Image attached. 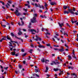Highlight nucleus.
Wrapping results in <instances>:
<instances>
[{
  "label": "nucleus",
  "mask_w": 78,
  "mask_h": 78,
  "mask_svg": "<svg viewBox=\"0 0 78 78\" xmlns=\"http://www.w3.org/2000/svg\"><path fill=\"white\" fill-rule=\"evenodd\" d=\"M45 67L46 70L45 71V72H48V69H49V68H48V66H46Z\"/></svg>",
  "instance_id": "nucleus-10"
},
{
  "label": "nucleus",
  "mask_w": 78,
  "mask_h": 78,
  "mask_svg": "<svg viewBox=\"0 0 78 78\" xmlns=\"http://www.w3.org/2000/svg\"><path fill=\"white\" fill-rule=\"evenodd\" d=\"M7 39H8V40H11V38L8 37V36H7Z\"/></svg>",
  "instance_id": "nucleus-34"
},
{
  "label": "nucleus",
  "mask_w": 78,
  "mask_h": 78,
  "mask_svg": "<svg viewBox=\"0 0 78 78\" xmlns=\"http://www.w3.org/2000/svg\"><path fill=\"white\" fill-rule=\"evenodd\" d=\"M1 25L2 27H6V25H2V23H1Z\"/></svg>",
  "instance_id": "nucleus-35"
},
{
  "label": "nucleus",
  "mask_w": 78,
  "mask_h": 78,
  "mask_svg": "<svg viewBox=\"0 0 78 78\" xmlns=\"http://www.w3.org/2000/svg\"><path fill=\"white\" fill-rule=\"evenodd\" d=\"M54 47H59V45H54Z\"/></svg>",
  "instance_id": "nucleus-41"
},
{
  "label": "nucleus",
  "mask_w": 78,
  "mask_h": 78,
  "mask_svg": "<svg viewBox=\"0 0 78 78\" xmlns=\"http://www.w3.org/2000/svg\"><path fill=\"white\" fill-rule=\"evenodd\" d=\"M46 45L48 47H49V46H50V44H46Z\"/></svg>",
  "instance_id": "nucleus-42"
},
{
  "label": "nucleus",
  "mask_w": 78,
  "mask_h": 78,
  "mask_svg": "<svg viewBox=\"0 0 78 78\" xmlns=\"http://www.w3.org/2000/svg\"><path fill=\"white\" fill-rule=\"evenodd\" d=\"M69 14V12L68 11H64V14Z\"/></svg>",
  "instance_id": "nucleus-20"
},
{
  "label": "nucleus",
  "mask_w": 78,
  "mask_h": 78,
  "mask_svg": "<svg viewBox=\"0 0 78 78\" xmlns=\"http://www.w3.org/2000/svg\"><path fill=\"white\" fill-rule=\"evenodd\" d=\"M50 4L51 5H56V3L55 2H51L50 3Z\"/></svg>",
  "instance_id": "nucleus-6"
},
{
  "label": "nucleus",
  "mask_w": 78,
  "mask_h": 78,
  "mask_svg": "<svg viewBox=\"0 0 78 78\" xmlns=\"http://www.w3.org/2000/svg\"><path fill=\"white\" fill-rule=\"evenodd\" d=\"M32 51H33V49H30V50L29 52L30 53H32Z\"/></svg>",
  "instance_id": "nucleus-27"
},
{
  "label": "nucleus",
  "mask_w": 78,
  "mask_h": 78,
  "mask_svg": "<svg viewBox=\"0 0 78 78\" xmlns=\"http://www.w3.org/2000/svg\"><path fill=\"white\" fill-rule=\"evenodd\" d=\"M11 36H12V37H14V34H13V33H11Z\"/></svg>",
  "instance_id": "nucleus-32"
},
{
  "label": "nucleus",
  "mask_w": 78,
  "mask_h": 78,
  "mask_svg": "<svg viewBox=\"0 0 78 78\" xmlns=\"http://www.w3.org/2000/svg\"><path fill=\"white\" fill-rule=\"evenodd\" d=\"M11 11H14V9H10Z\"/></svg>",
  "instance_id": "nucleus-57"
},
{
  "label": "nucleus",
  "mask_w": 78,
  "mask_h": 78,
  "mask_svg": "<svg viewBox=\"0 0 78 78\" xmlns=\"http://www.w3.org/2000/svg\"><path fill=\"white\" fill-rule=\"evenodd\" d=\"M52 62L55 65H56L57 64H60V63L58 62H55V61H53Z\"/></svg>",
  "instance_id": "nucleus-5"
},
{
  "label": "nucleus",
  "mask_w": 78,
  "mask_h": 78,
  "mask_svg": "<svg viewBox=\"0 0 78 78\" xmlns=\"http://www.w3.org/2000/svg\"><path fill=\"white\" fill-rule=\"evenodd\" d=\"M6 37H4V38H2V41H5V40H6Z\"/></svg>",
  "instance_id": "nucleus-29"
},
{
  "label": "nucleus",
  "mask_w": 78,
  "mask_h": 78,
  "mask_svg": "<svg viewBox=\"0 0 78 78\" xmlns=\"http://www.w3.org/2000/svg\"><path fill=\"white\" fill-rule=\"evenodd\" d=\"M67 8V6H66L65 5L63 6V8L64 9H66Z\"/></svg>",
  "instance_id": "nucleus-23"
},
{
  "label": "nucleus",
  "mask_w": 78,
  "mask_h": 78,
  "mask_svg": "<svg viewBox=\"0 0 78 78\" xmlns=\"http://www.w3.org/2000/svg\"><path fill=\"white\" fill-rule=\"evenodd\" d=\"M76 15H78V13L76 12L74 13Z\"/></svg>",
  "instance_id": "nucleus-54"
},
{
  "label": "nucleus",
  "mask_w": 78,
  "mask_h": 78,
  "mask_svg": "<svg viewBox=\"0 0 78 78\" xmlns=\"http://www.w3.org/2000/svg\"><path fill=\"white\" fill-rule=\"evenodd\" d=\"M77 38L76 39V41H78V34H77Z\"/></svg>",
  "instance_id": "nucleus-52"
},
{
  "label": "nucleus",
  "mask_w": 78,
  "mask_h": 78,
  "mask_svg": "<svg viewBox=\"0 0 78 78\" xmlns=\"http://www.w3.org/2000/svg\"><path fill=\"white\" fill-rule=\"evenodd\" d=\"M18 24L20 26V25H22L21 24H20V22H19Z\"/></svg>",
  "instance_id": "nucleus-55"
},
{
  "label": "nucleus",
  "mask_w": 78,
  "mask_h": 78,
  "mask_svg": "<svg viewBox=\"0 0 78 78\" xmlns=\"http://www.w3.org/2000/svg\"><path fill=\"white\" fill-rule=\"evenodd\" d=\"M41 7H42V9H44L45 7L43 5H41Z\"/></svg>",
  "instance_id": "nucleus-47"
},
{
  "label": "nucleus",
  "mask_w": 78,
  "mask_h": 78,
  "mask_svg": "<svg viewBox=\"0 0 78 78\" xmlns=\"http://www.w3.org/2000/svg\"><path fill=\"white\" fill-rule=\"evenodd\" d=\"M15 13L16 14L17 16H20V14H21L19 12L18 10H16V11L15 12Z\"/></svg>",
  "instance_id": "nucleus-2"
},
{
  "label": "nucleus",
  "mask_w": 78,
  "mask_h": 78,
  "mask_svg": "<svg viewBox=\"0 0 78 78\" xmlns=\"http://www.w3.org/2000/svg\"><path fill=\"white\" fill-rule=\"evenodd\" d=\"M30 46H31V47H32V48H33V47H34V46H33V44H31Z\"/></svg>",
  "instance_id": "nucleus-49"
},
{
  "label": "nucleus",
  "mask_w": 78,
  "mask_h": 78,
  "mask_svg": "<svg viewBox=\"0 0 78 78\" xmlns=\"http://www.w3.org/2000/svg\"><path fill=\"white\" fill-rule=\"evenodd\" d=\"M38 40L39 41H41V38H40V37H38Z\"/></svg>",
  "instance_id": "nucleus-43"
},
{
  "label": "nucleus",
  "mask_w": 78,
  "mask_h": 78,
  "mask_svg": "<svg viewBox=\"0 0 78 78\" xmlns=\"http://www.w3.org/2000/svg\"><path fill=\"white\" fill-rule=\"evenodd\" d=\"M35 71H36V73H37V72H39V71H38V69H35Z\"/></svg>",
  "instance_id": "nucleus-38"
},
{
  "label": "nucleus",
  "mask_w": 78,
  "mask_h": 78,
  "mask_svg": "<svg viewBox=\"0 0 78 78\" xmlns=\"http://www.w3.org/2000/svg\"><path fill=\"white\" fill-rule=\"evenodd\" d=\"M38 7H39L40 8H42V6H41L39 4H38Z\"/></svg>",
  "instance_id": "nucleus-36"
},
{
  "label": "nucleus",
  "mask_w": 78,
  "mask_h": 78,
  "mask_svg": "<svg viewBox=\"0 0 78 78\" xmlns=\"http://www.w3.org/2000/svg\"><path fill=\"white\" fill-rule=\"evenodd\" d=\"M22 66L21 65H19V68H20V69H21V68H22Z\"/></svg>",
  "instance_id": "nucleus-45"
},
{
  "label": "nucleus",
  "mask_w": 78,
  "mask_h": 78,
  "mask_svg": "<svg viewBox=\"0 0 78 78\" xmlns=\"http://www.w3.org/2000/svg\"><path fill=\"white\" fill-rule=\"evenodd\" d=\"M54 50H55L56 51L59 50V49H58V48H54Z\"/></svg>",
  "instance_id": "nucleus-31"
},
{
  "label": "nucleus",
  "mask_w": 78,
  "mask_h": 78,
  "mask_svg": "<svg viewBox=\"0 0 78 78\" xmlns=\"http://www.w3.org/2000/svg\"><path fill=\"white\" fill-rule=\"evenodd\" d=\"M73 57L74 58H75V59H76V57L75 56V54H74V52H73Z\"/></svg>",
  "instance_id": "nucleus-13"
},
{
  "label": "nucleus",
  "mask_w": 78,
  "mask_h": 78,
  "mask_svg": "<svg viewBox=\"0 0 78 78\" xmlns=\"http://www.w3.org/2000/svg\"><path fill=\"white\" fill-rule=\"evenodd\" d=\"M65 47H68V46H67V44H65Z\"/></svg>",
  "instance_id": "nucleus-50"
},
{
  "label": "nucleus",
  "mask_w": 78,
  "mask_h": 78,
  "mask_svg": "<svg viewBox=\"0 0 78 78\" xmlns=\"http://www.w3.org/2000/svg\"><path fill=\"white\" fill-rule=\"evenodd\" d=\"M66 25H67V26L68 27H70V26L69 24V23H66Z\"/></svg>",
  "instance_id": "nucleus-33"
},
{
  "label": "nucleus",
  "mask_w": 78,
  "mask_h": 78,
  "mask_svg": "<svg viewBox=\"0 0 78 78\" xmlns=\"http://www.w3.org/2000/svg\"><path fill=\"white\" fill-rule=\"evenodd\" d=\"M35 75L36 76H37V77H39V76L37 74H35Z\"/></svg>",
  "instance_id": "nucleus-58"
},
{
  "label": "nucleus",
  "mask_w": 78,
  "mask_h": 78,
  "mask_svg": "<svg viewBox=\"0 0 78 78\" xmlns=\"http://www.w3.org/2000/svg\"><path fill=\"white\" fill-rule=\"evenodd\" d=\"M46 34H48V35H50V33H48V32H46Z\"/></svg>",
  "instance_id": "nucleus-40"
},
{
  "label": "nucleus",
  "mask_w": 78,
  "mask_h": 78,
  "mask_svg": "<svg viewBox=\"0 0 78 78\" xmlns=\"http://www.w3.org/2000/svg\"><path fill=\"white\" fill-rule=\"evenodd\" d=\"M41 61L42 62H45V64H46L47 63V62H49V60L47 59L45 60L44 58H43L41 59Z\"/></svg>",
  "instance_id": "nucleus-3"
},
{
  "label": "nucleus",
  "mask_w": 78,
  "mask_h": 78,
  "mask_svg": "<svg viewBox=\"0 0 78 78\" xmlns=\"http://www.w3.org/2000/svg\"><path fill=\"white\" fill-rule=\"evenodd\" d=\"M27 54H26V53H25L23 55V56H25V55H26Z\"/></svg>",
  "instance_id": "nucleus-46"
},
{
  "label": "nucleus",
  "mask_w": 78,
  "mask_h": 78,
  "mask_svg": "<svg viewBox=\"0 0 78 78\" xmlns=\"http://www.w3.org/2000/svg\"><path fill=\"white\" fill-rule=\"evenodd\" d=\"M44 30H45V31H48V30H47V29H44L43 28H42V31H44Z\"/></svg>",
  "instance_id": "nucleus-18"
},
{
  "label": "nucleus",
  "mask_w": 78,
  "mask_h": 78,
  "mask_svg": "<svg viewBox=\"0 0 78 78\" xmlns=\"http://www.w3.org/2000/svg\"><path fill=\"white\" fill-rule=\"evenodd\" d=\"M58 23L60 28H62V26H64V24L63 23L61 24L59 23Z\"/></svg>",
  "instance_id": "nucleus-7"
},
{
  "label": "nucleus",
  "mask_w": 78,
  "mask_h": 78,
  "mask_svg": "<svg viewBox=\"0 0 78 78\" xmlns=\"http://www.w3.org/2000/svg\"><path fill=\"white\" fill-rule=\"evenodd\" d=\"M18 39H19L20 40H21V41H22V42H23V39H21L20 38H17Z\"/></svg>",
  "instance_id": "nucleus-30"
},
{
  "label": "nucleus",
  "mask_w": 78,
  "mask_h": 78,
  "mask_svg": "<svg viewBox=\"0 0 78 78\" xmlns=\"http://www.w3.org/2000/svg\"><path fill=\"white\" fill-rule=\"evenodd\" d=\"M36 22L37 21L36 20V18H34V17H33V19H31V22L32 23H36Z\"/></svg>",
  "instance_id": "nucleus-4"
},
{
  "label": "nucleus",
  "mask_w": 78,
  "mask_h": 78,
  "mask_svg": "<svg viewBox=\"0 0 78 78\" xmlns=\"http://www.w3.org/2000/svg\"><path fill=\"white\" fill-rule=\"evenodd\" d=\"M11 55H13V56H14V55H16V52L15 51L12 52H11Z\"/></svg>",
  "instance_id": "nucleus-11"
},
{
  "label": "nucleus",
  "mask_w": 78,
  "mask_h": 78,
  "mask_svg": "<svg viewBox=\"0 0 78 78\" xmlns=\"http://www.w3.org/2000/svg\"><path fill=\"white\" fill-rule=\"evenodd\" d=\"M36 37H37V39H34V41H38V37L37 36V35H36Z\"/></svg>",
  "instance_id": "nucleus-16"
},
{
  "label": "nucleus",
  "mask_w": 78,
  "mask_h": 78,
  "mask_svg": "<svg viewBox=\"0 0 78 78\" xmlns=\"http://www.w3.org/2000/svg\"><path fill=\"white\" fill-rule=\"evenodd\" d=\"M0 67L1 68V69H3V66H2V65H0Z\"/></svg>",
  "instance_id": "nucleus-61"
},
{
  "label": "nucleus",
  "mask_w": 78,
  "mask_h": 78,
  "mask_svg": "<svg viewBox=\"0 0 78 78\" xmlns=\"http://www.w3.org/2000/svg\"><path fill=\"white\" fill-rule=\"evenodd\" d=\"M19 35H20L22 34V32L20 30H19V32L18 33Z\"/></svg>",
  "instance_id": "nucleus-26"
},
{
  "label": "nucleus",
  "mask_w": 78,
  "mask_h": 78,
  "mask_svg": "<svg viewBox=\"0 0 78 78\" xmlns=\"http://www.w3.org/2000/svg\"><path fill=\"white\" fill-rule=\"evenodd\" d=\"M61 41L62 42V43H64V41H63V40H61Z\"/></svg>",
  "instance_id": "nucleus-60"
},
{
  "label": "nucleus",
  "mask_w": 78,
  "mask_h": 78,
  "mask_svg": "<svg viewBox=\"0 0 78 78\" xmlns=\"http://www.w3.org/2000/svg\"><path fill=\"white\" fill-rule=\"evenodd\" d=\"M58 68H56V69L55 68L54 69V70L55 72H57V71H58Z\"/></svg>",
  "instance_id": "nucleus-22"
},
{
  "label": "nucleus",
  "mask_w": 78,
  "mask_h": 78,
  "mask_svg": "<svg viewBox=\"0 0 78 78\" xmlns=\"http://www.w3.org/2000/svg\"><path fill=\"white\" fill-rule=\"evenodd\" d=\"M61 48H62V49H58V51H64V49L62 47H61Z\"/></svg>",
  "instance_id": "nucleus-15"
},
{
  "label": "nucleus",
  "mask_w": 78,
  "mask_h": 78,
  "mask_svg": "<svg viewBox=\"0 0 78 78\" xmlns=\"http://www.w3.org/2000/svg\"><path fill=\"white\" fill-rule=\"evenodd\" d=\"M35 5L36 7H38L39 6V5H37V3L35 4Z\"/></svg>",
  "instance_id": "nucleus-39"
},
{
  "label": "nucleus",
  "mask_w": 78,
  "mask_h": 78,
  "mask_svg": "<svg viewBox=\"0 0 78 78\" xmlns=\"http://www.w3.org/2000/svg\"><path fill=\"white\" fill-rule=\"evenodd\" d=\"M21 51H22L23 52H24V49H21Z\"/></svg>",
  "instance_id": "nucleus-56"
},
{
  "label": "nucleus",
  "mask_w": 78,
  "mask_h": 78,
  "mask_svg": "<svg viewBox=\"0 0 78 78\" xmlns=\"http://www.w3.org/2000/svg\"><path fill=\"white\" fill-rule=\"evenodd\" d=\"M63 34L65 36H68V35L67 34V33L65 32H64Z\"/></svg>",
  "instance_id": "nucleus-21"
},
{
  "label": "nucleus",
  "mask_w": 78,
  "mask_h": 78,
  "mask_svg": "<svg viewBox=\"0 0 78 78\" xmlns=\"http://www.w3.org/2000/svg\"><path fill=\"white\" fill-rule=\"evenodd\" d=\"M23 64H25V61H23Z\"/></svg>",
  "instance_id": "nucleus-62"
},
{
  "label": "nucleus",
  "mask_w": 78,
  "mask_h": 78,
  "mask_svg": "<svg viewBox=\"0 0 78 78\" xmlns=\"http://www.w3.org/2000/svg\"><path fill=\"white\" fill-rule=\"evenodd\" d=\"M8 3H10V4H11L12 3L10 1H8Z\"/></svg>",
  "instance_id": "nucleus-51"
},
{
  "label": "nucleus",
  "mask_w": 78,
  "mask_h": 78,
  "mask_svg": "<svg viewBox=\"0 0 78 78\" xmlns=\"http://www.w3.org/2000/svg\"><path fill=\"white\" fill-rule=\"evenodd\" d=\"M44 6H45L46 10V11L48 10V9L47 8V6H48V5H47V4L45 3Z\"/></svg>",
  "instance_id": "nucleus-12"
},
{
  "label": "nucleus",
  "mask_w": 78,
  "mask_h": 78,
  "mask_svg": "<svg viewBox=\"0 0 78 78\" xmlns=\"http://www.w3.org/2000/svg\"><path fill=\"white\" fill-rule=\"evenodd\" d=\"M21 23H22L21 24V26L23 25L24 24V22H23V21L21 20Z\"/></svg>",
  "instance_id": "nucleus-28"
},
{
  "label": "nucleus",
  "mask_w": 78,
  "mask_h": 78,
  "mask_svg": "<svg viewBox=\"0 0 78 78\" xmlns=\"http://www.w3.org/2000/svg\"><path fill=\"white\" fill-rule=\"evenodd\" d=\"M23 11H25L26 12H27V9H23Z\"/></svg>",
  "instance_id": "nucleus-44"
},
{
  "label": "nucleus",
  "mask_w": 78,
  "mask_h": 78,
  "mask_svg": "<svg viewBox=\"0 0 78 78\" xmlns=\"http://www.w3.org/2000/svg\"><path fill=\"white\" fill-rule=\"evenodd\" d=\"M19 55V53L18 52L17 53L15 54V56L16 57V56H18Z\"/></svg>",
  "instance_id": "nucleus-25"
},
{
  "label": "nucleus",
  "mask_w": 78,
  "mask_h": 78,
  "mask_svg": "<svg viewBox=\"0 0 78 78\" xmlns=\"http://www.w3.org/2000/svg\"><path fill=\"white\" fill-rule=\"evenodd\" d=\"M9 46H10L11 47H12V48H13V46L11 44H9Z\"/></svg>",
  "instance_id": "nucleus-53"
},
{
  "label": "nucleus",
  "mask_w": 78,
  "mask_h": 78,
  "mask_svg": "<svg viewBox=\"0 0 78 78\" xmlns=\"http://www.w3.org/2000/svg\"><path fill=\"white\" fill-rule=\"evenodd\" d=\"M69 11L71 14H75V12H73V10L72 9H70Z\"/></svg>",
  "instance_id": "nucleus-8"
},
{
  "label": "nucleus",
  "mask_w": 78,
  "mask_h": 78,
  "mask_svg": "<svg viewBox=\"0 0 78 78\" xmlns=\"http://www.w3.org/2000/svg\"><path fill=\"white\" fill-rule=\"evenodd\" d=\"M76 21H73V19H72L71 20V22L72 23H76Z\"/></svg>",
  "instance_id": "nucleus-17"
},
{
  "label": "nucleus",
  "mask_w": 78,
  "mask_h": 78,
  "mask_svg": "<svg viewBox=\"0 0 78 78\" xmlns=\"http://www.w3.org/2000/svg\"><path fill=\"white\" fill-rule=\"evenodd\" d=\"M38 47H39V48H45V47L44 46H43L42 45H41V44H40L38 46Z\"/></svg>",
  "instance_id": "nucleus-9"
},
{
  "label": "nucleus",
  "mask_w": 78,
  "mask_h": 78,
  "mask_svg": "<svg viewBox=\"0 0 78 78\" xmlns=\"http://www.w3.org/2000/svg\"><path fill=\"white\" fill-rule=\"evenodd\" d=\"M9 68V67H7L4 68V69H5V70H7Z\"/></svg>",
  "instance_id": "nucleus-37"
},
{
  "label": "nucleus",
  "mask_w": 78,
  "mask_h": 78,
  "mask_svg": "<svg viewBox=\"0 0 78 78\" xmlns=\"http://www.w3.org/2000/svg\"><path fill=\"white\" fill-rule=\"evenodd\" d=\"M37 31L35 30H33V29H29V31H30L31 32V33L32 34H35V33H38L39 32V29L37 28Z\"/></svg>",
  "instance_id": "nucleus-1"
},
{
  "label": "nucleus",
  "mask_w": 78,
  "mask_h": 78,
  "mask_svg": "<svg viewBox=\"0 0 78 78\" xmlns=\"http://www.w3.org/2000/svg\"><path fill=\"white\" fill-rule=\"evenodd\" d=\"M40 17H42V18H44V16L42 15H40Z\"/></svg>",
  "instance_id": "nucleus-48"
},
{
  "label": "nucleus",
  "mask_w": 78,
  "mask_h": 78,
  "mask_svg": "<svg viewBox=\"0 0 78 78\" xmlns=\"http://www.w3.org/2000/svg\"><path fill=\"white\" fill-rule=\"evenodd\" d=\"M72 75H73V76H74V75H75V73H72Z\"/></svg>",
  "instance_id": "nucleus-64"
},
{
  "label": "nucleus",
  "mask_w": 78,
  "mask_h": 78,
  "mask_svg": "<svg viewBox=\"0 0 78 78\" xmlns=\"http://www.w3.org/2000/svg\"><path fill=\"white\" fill-rule=\"evenodd\" d=\"M37 50L38 51H41V50H40V49H39V48H38L37 49Z\"/></svg>",
  "instance_id": "nucleus-59"
},
{
  "label": "nucleus",
  "mask_w": 78,
  "mask_h": 78,
  "mask_svg": "<svg viewBox=\"0 0 78 78\" xmlns=\"http://www.w3.org/2000/svg\"><path fill=\"white\" fill-rule=\"evenodd\" d=\"M10 6V5L8 3H7V5H5L6 7V8H9L8 6Z\"/></svg>",
  "instance_id": "nucleus-19"
},
{
  "label": "nucleus",
  "mask_w": 78,
  "mask_h": 78,
  "mask_svg": "<svg viewBox=\"0 0 78 78\" xmlns=\"http://www.w3.org/2000/svg\"><path fill=\"white\" fill-rule=\"evenodd\" d=\"M34 17V18H36V17H37V14H33Z\"/></svg>",
  "instance_id": "nucleus-14"
},
{
  "label": "nucleus",
  "mask_w": 78,
  "mask_h": 78,
  "mask_svg": "<svg viewBox=\"0 0 78 78\" xmlns=\"http://www.w3.org/2000/svg\"><path fill=\"white\" fill-rule=\"evenodd\" d=\"M23 31H26V29H23Z\"/></svg>",
  "instance_id": "nucleus-63"
},
{
  "label": "nucleus",
  "mask_w": 78,
  "mask_h": 78,
  "mask_svg": "<svg viewBox=\"0 0 78 78\" xmlns=\"http://www.w3.org/2000/svg\"><path fill=\"white\" fill-rule=\"evenodd\" d=\"M68 57L69 58V59H72V57L70 55H68Z\"/></svg>",
  "instance_id": "nucleus-24"
}]
</instances>
